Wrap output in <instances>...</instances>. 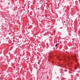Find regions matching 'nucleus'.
Listing matches in <instances>:
<instances>
[{"label":"nucleus","instance_id":"f257e3e1","mask_svg":"<svg viewBox=\"0 0 80 80\" xmlns=\"http://www.w3.org/2000/svg\"><path fill=\"white\" fill-rule=\"evenodd\" d=\"M58 44H56L55 47H57V46H58Z\"/></svg>","mask_w":80,"mask_h":80},{"label":"nucleus","instance_id":"f03ea898","mask_svg":"<svg viewBox=\"0 0 80 80\" xmlns=\"http://www.w3.org/2000/svg\"><path fill=\"white\" fill-rule=\"evenodd\" d=\"M38 10H40V8H38Z\"/></svg>","mask_w":80,"mask_h":80}]
</instances>
